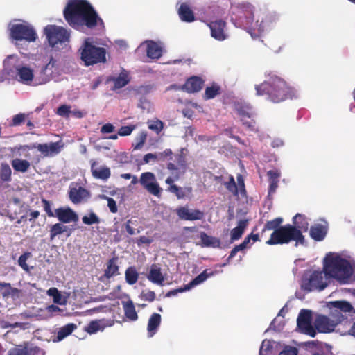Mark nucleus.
Masks as SVG:
<instances>
[{"label":"nucleus","instance_id":"obj_2","mask_svg":"<svg viewBox=\"0 0 355 355\" xmlns=\"http://www.w3.org/2000/svg\"><path fill=\"white\" fill-rule=\"evenodd\" d=\"M258 96L266 95L268 101L279 103L295 96V90L289 86L282 78L275 74L269 73L267 79L262 83L255 85Z\"/></svg>","mask_w":355,"mask_h":355},{"label":"nucleus","instance_id":"obj_51","mask_svg":"<svg viewBox=\"0 0 355 355\" xmlns=\"http://www.w3.org/2000/svg\"><path fill=\"white\" fill-rule=\"evenodd\" d=\"M141 300L152 302L155 300V293L150 290H144L139 295Z\"/></svg>","mask_w":355,"mask_h":355},{"label":"nucleus","instance_id":"obj_45","mask_svg":"<svg viewBox=\"0 0 355 355\" xmlns=\"http://www.w3.org/2000/svg\"><path fill=\"white\" fill-rule=\"evenodd\" d=\"M237 112L241 119H250L254 115L252 108L248 105L239 106L237 108Z\"/></svg>","mask_w":355,"mask_h":355},{"label":"nucleus","instance_id":"obj_9","mask_svg":"<svg viewBox=\"0 0 355 355\" xmlns=\"http://www.w3.org/2000/svg\"><path fill=\"white\" fill-rule=\"evenodd\" d=\"M139 182L150 194L157 197L161 196L162 189L157 182L154 173L151 172L142 173L140 176Z\"/></svg>","mask_w":355,"mask_h":355},{"label":"nucleus","instance_id":"obj_62","mask_svg":"<svg viewBox=\"0 0 355 355\" xmlns=\"http://www.w3.org/2000/svg\"><path fill=\"white\" fill-rule=\"evenodd\" d=\"M114 130L115 127L112 123H107L101 128V132L103 134L112 133Z\"/></svg>","mask_w":355,"mask_h":355},{"label":"nucleus","instance_id":"obj_25","mask_svg":"<svg viewBox=\"0 0 355 355\" xmlns=\"http://www.w3.org/2000/svg\"><path fill=\"white\" fill-rule=\"evenodd\" d=\"M200 238L201 240V245L202 247L220 248V246L221 242L218 238L209 236L205 232H200Z\"/></svg>","mask_w":355,"mask_h":355},{"label":"nucleus","instance_id":"obj_33","mask_svg":"<svg viewBox=\"0 0 355 355\" xmlns=\"http://www.w3.org/2000/svg\"><path fill=\"white\" fill-rule=\"evenodd\" d=\"M214 272L211 271L209 269L205 270L198 276H196L191 282H190L188 284H187V287H188V290L191 288L192 287L198 285L203 282H205L208 277L212 276L214 275Z\"/></svg>","mask_w":355,"mask_h":355},{"label":"nucleus","instance_id":"obj_43","mask_svg":"<svg viewBox=\"0 0 355 355\" xmlns=\"http://www.w3.org/2000/svg\"><path fill=\"white\" fill-rule=\"evenodd\" d=\"M283 223V218L277 217L273 220L267 221L262 230V234L266 230H273L279 229L282 227L281 225Z\"/></svg>","mask_w":355,"mask_h":355},{"label":"nucleus","instance_id":"obj_41","mask_svg":"<svg viewBox=\"0 0 355 355\" xmlns=\"http://www.w3.org/2000/svg\"><path fill=\"white\" fill-rule=\"evenodd\" d=\"M12 171L7 163H2L0 166V179L3 182H10L11 180Z\"/></svg>","mask_w":355,"mask_h":355},{"label":"nucleus","instance_id":"obj_18","mask_svg":"<svg viewBox=\"0 0 355 355\" xmlns=\"http://www.w3.org/2000/svg\"><path fill=\"white\" fill-rule=\"evenodd\" d=\"M225 25L226 23L221 19L210 22L209 27L211 30V37L217 40H224L226 38V35L224 32Z\"/></svg>","mask_w":355,"mask_h":355},{"label":"nucleus","instance_id":"obj_27","mask_svg":"<svg viewBox=\"0 0 355 355\" xmlns=\"http://www.w3.org/2000/svg\"><path fill=\"white\" fill-rule=\"evenodd\" d=\"M327 233V228L320 224L311 226L310 228L311 237L317 241H322L326 236Z\"/></svg>","mask_w":355,"mask_h":355},{"label":"nucleus","instance_id":"obj_5","mask_svg":"<svg viewBox=\"0 0 355 355\" xmlns=\"http://www.w3.org/2000/svg\"><path fill=\"white\" fill-rule=\"evenodd\" d=\"M297 236L299 234L296 232L295 229L291 227V224H287L275 230L266 243L269 245H282L293 241H295V245H297L300 244Z\"/></svg>","mask_w":355,"mask_h":355},{"label":"nucleus","instance_id":"obj_8","mask_svg":"<svg viewBox=\"0 0 355 355\" xmlns=\"http://www.w3.org/2000/svg\"><path fill=\"white\" fill-rule=\"evenodd\" d=\"M313 311L302 309L297 318V329L300 333H315L313 328Z\"/></svg>","mask_w":355,"mask_h":355},{"label":"nucleus","instance_id":"obj_59","mask_svg":"<svg viewBox=\"0 0 355 355\" xmlns=\"http://www.w3.org/2000/svg\"><path fill=\"white\" fill-rule=\"evenodd\" d=\"M77 329V325L74 323H69L60 328L58 333H72Z\"/></svg>","mask_w":355,"mask_h":355},{"label":"nucleus","instance_id":"obj_58","mask_svg":"<svg viewBox=\"0 0 355 355\" xmlns=\"http://www.w3.org/2000/svg\"><path fill=\"white\" fill-rule=\"evenodd\" d=\"M103 198L107 200L110 211L113 214L116 213L118 211V207L116 201L112 198L105 196H103Z\"/></svg>","mask_w":355,"mask_h":355},{"label":"nucleus","instance_id":"obj_47","mask_svg":"<svg viewBox=\"0 0 355 355\" xmlns=\"http://www.w3.org/2000/svg\"><path fill=\"white\" fill-rule=\"evenodd\" d=\"M82 221L85 225H91L93 224H98L100 223V218L94 212H91L88 216H84L82 218Z\"/></svg>","mask_w":355,"mask_h":355},{"label":"nucleus","instance_id":"obj_38","mask_svg":"<svg viewBox=\"0 0 355 355\" xmlns=\"http://www.w3.org/2000/svg\"><path fill=\"white\" fill-rule=\"evenodd\" d=\"M105 327V324L103 320H94L84 327V331L86 333H96L98 331H103Z\"/></svg>","mask_w":355,"mask_h":355},{"label":"nucleus","instance_id":"obj_60","mask_svg":"<svg viewBox=\"0 0 355 355\" xmlns=\"http://www.w3.org/2000/svg\"><path fill=\"white\" fill-rule=\"evenodd\" d=\"M247 247H245L244 245V244H243L242 243H240L239 245H236L233 248V249L231 250L230 253V255L227 258V260H230L231 259H232L233 257H235V255L236 254V253L239 252V251H241V250H243L246 248Z\"/></svg>","mask_w":355,"mask_h":355},{"label":"nucleus","instance_id":"obj_53","mask_svg":"<svg viewBox=\"0 0 355 355\" xmlns=\"http://www.w3.org/2000/svg\"><path fill=\"white\" fill-rule=\"evenodd\" d=\"M8 355H30L26 347L19 346L8 352Z\"/></svg>","mask_w":355,"mask_h":355},{"label":"nucleus","instance_id":"obj_26","mask_svg":"<svg viewBox=\"0 0 355 355\" xmlns=\"http://www.w3.org/2000/svg\"><path fill=\"white\" fill-rule=\"evenodd\" d=\"M248 225V220L243 219L240 220L238 222V225L233 228L230 232V237L232 241H237L240 238H241L242 235L244 233V231L247 226Z\"/></svg>","mask_w":355,"mask_h":355},{"label":"nucleus","instance_id":"obj_57","mask_svg":"<svg viewBox=\"0 0 355 355\" xmlns=\"http://www.w3.org/2000/svg\"><path fill=\"white\" fill-rule=\"evenodd\" d=\"M71 107L67 105H62L57 109L56 113L63 117H68L71 112Z\"/></svg>","mask_w":355,"mask_h":355},{"label":"nucleus","instance_id":"obj_4","mask_svg":"<svg viewBox=\"0 0 355 355\" xmlns=\"http://www.w3.org/2000/svg\"><path fill=\"white\" fill-rule=\"evenodd\" d=\"M106 50L85 41L81 48V60L85 66L94 65L106 62Z\"/></svg>","mask_w":355,"mask_h":355},{"label":"nucleus","instance_id":"obj_36","mask_svg":"<svg viewBox=\"0 0 355 355\" xmlns=\"http://www.w3.org/2000/svg\"><path fill=\"white\" fill-rule=\"evenodd\" d=\"M47 294L53 297L54 303L60 305H65L67 304V298L61 295L57 288L52 287L49 288L47 291Z\"/></svg>","mask_w":355,"mask_h":355},{"label":"nucleus","instance_id":"obj_31","mask_svg":"<svg viewBox=\"0 0 355 355\" xmlns=\"http://www.w3.org/2000/svg\"><path fill=\"white\" fill-rule=\"evenodd\" d=\"M0 288L4 289L2 293L3 297L15 298L19 297L21 293V290L12 287L10 283L0 282Z\"/></svg>","mask_w":355,"mask_h":355},{"label":"nucleus","instance_id":"obj_48","mask_svg":"<svg viewBox=\"0 0 355 355\" xmlns=\"http://www.w3.org/2000/svg\"><path fill=\"white\" fill-rule=\"evenodd\" d=\"M148 123V128L157 134H159L164 128V123L159 119L150 121Z\"/></svg>","mask_w":355,"mask_h":355},{"label":"nucleus","instance_id":"obj_32","mask_svg":"<svg viewBox=\"0 0 355 355\" xmlns=\"http://www.w3.org/2000/svg\"><path fill=\"white\" fill-rule=\"evenodd\" d=\"M214 272L211 271L209 269L205 270L198 276H196L191 282H190L188 284H187V287H188V290L191 288L192 287L198 285L203 282H205L208 277L212 276L214 275Z\"/></svg>","mask_w":355,"mask_h":355},{"label":"nucleus","instance_id":"obj_12","mask_svg":"<svg viewBox=\"0 0 355 355\" xmlns=\"http://www.w3.org/2000/svg\"><path fill=\"white\" fill-rule=\"evenodd\" d=\"M309 225L307 218L304 215L297 214L293 218V225H291V227L295 229L296 232H298L299 236L297 238L300 245H303L306 243L305 238L302 233L308 231Z\"/></svg>","mask_w":355,"mask_h":355},{"label":"nucleus","instance_id":"obj_34","mask_svg":"<svg viewBox=\"0 0 355 355\" xmlns=\"http://www.w3.org/2000/svg\"><path fill=\"white\" fill-rule=\"evenodd\" d=\"M123 306L125 312V315L130 320H136L138 318L137 313L135 310V305L132 300L123 302Z\"/></svg>","mask_w":355,"mask_h":355},{"label":"nucleus","instance_id":"obj_29","mask_svg":"<svg viewBox=\"0 0 355 355\" xmlns=\"http://www.w3.org/2000/svg\"><path fill=\"white\" fill-rule=\"evenodd\" d=\"M147 56L151 59H158L162 56V49L153 41H149L147 44Z\"/></svg>","mask_w":355,"mask_h":355},{"label":"nucleus","instance_id":"obj_28","mask_svg":"<svg viewBox=\"0 0 355 355\" xmlns=\"http://www.w3.org/2000/svg\"><path fill=\"white\" fill-rule=\"evenodd\" d=\"M118 257H114L107 263V268L105 270L104 275L107 278H110L119 275V266L117 265Z\"/></svg>","mask_w":355,"mask_h":355},{"label":"nucleus","instance_id":"obj_7","mask_svg":"<svg viewBox=\"0 0 355 355\" xmlns=\"http://www.w3.org/2000/svg\"><path fill=\"white\" fill-rule=\"evenodd\" d=\"M10 36L16 41L24 40L27 42H33L37 38V35L32 26L22 24H14L11 27Z\"/></svg>","mask_w":355,"mask_h":355},{"label":"nucleus","instance_id":"obj_24","mask_svg":"<svg viewBox=\"0 0 355 355\" xmlns=\"http://www.w3.org/2000/svg\"><path fill=\"white\" fill-rule=\"evenodd\" d=\"M108 80L112 81L114 83V87L112 89L116 90L121 89L128 85L130 82V78L128 77V72L125 70H123L119 76L110 77L109 78Z\"/></svg>","mask_w":355,"mask_h":355},{"label":"nucleus","instance_id":"obj_54","mask_svg":"<svg viewBox=\"0 0 355 355\" xmlns=\"http://www.w3.org/2000/svg\"><path fill=\"white\" fill-rule=\"evenodd\" d=\"M135 128L136 126L135 125L121 126L118 131V135L122 137L128 136L131 135Z\"/></svg>","mask_w":355,"mask_h":355},{"label":"nucleus","instance_id":"obj_37","mask_svg":"<svg viewBox=\"0 0 355 355\" xmlns=\"http://www.w3.org/2000/svg\"><path fill=\"white\" fill-rule=\"evenodd\" d=\"M125 278L130 285H133L138 281L139 273L135 266H130L125 270Z\"/></svg>","mask_w":355,"mask_h":355},{"label":"nucleus","instance_id":"obj_44","mask_svg":"<svg viewBox=\"0 0 355 355\" xmlns=\"http://www.w3.org/2000/svg\"><path fill=\"white\" fill-rule=\"evenodd\" d=\"M252 17H247L245 24L246 25H249L252 31H257L258 34H261L264 31L263 21H261L260 23H259V21H257L254 26L252 25Z\"/></svg>","mask_w":355,"mask_h":355},{"label":"nucleus","instance_id":"obj_55","mask_svg":"<svg viewBox=\"0 0 355 355\" xmlns=\"http://www.w3.org/2000/svg\"><path fill=\"white\" fill-rule=\"evenodd\" d=\"M243 125L250 131H256V122L255 121L250 119H241Z\"/></svg>","mask_w":355,"mask_h":355},{"label":"nucleus","instance_id":"obj_21","mask_svg":"<svg viewBox=\"0 0 355 355\" xmlns=\"http://www.w3.org/2000/svg\"><path fill=\"white\" fill-rule=\"evenodd\" d=\"M148 279L153 284L159 286H164V277L161 272L160 268L153 264L147 275Z\"/></svg>","mask_w":355,"mask_h":355},{"label":"nucleus","instance_id":"obj_15","mask_svg":"<svg viewBox=\"0 0 355 355\" xmlns=\"http://www.w3.org/2000/svg\"><path fill=\"white\" fill-rule=\"evenodd\" d=\"M63 146L62 141H58L50 144H40L37 146H33V148H37L44 157H49L58 154Z\"/></svg>","mask_w":355,"mask_h":355},{"label":"nucleus","instance_id":"obj_16","mask_svg":"<svg viewBox=\"0 0 355 355\" xmlns=\"http://www.w3.org/2000/svg\"><path fill=\"white\" fill-rule=\"evenodd\" d=\"M55 215L62 223H76L78 220L77 214L70 207L58 208L55 209Z\"/></svg>","mask_w":355,"mask_h":355},{"label":"nucleus","instance_id":"obj_46","mask_svg":"<svg viewBox=\"0 0 355 355\" xmlns=\"http://www.w3.org/2000/svg\"><path fill=\"white\" fill-rule=\"evenodd\" d=\"M220 87L216 85H213L211 87H207L205 92V99L214 98L216 95L220 93Z\"/></svg>","mask_w":355,"mask_h":355},{"label":"nucleus","instance_id":"obj_1","mask_svg":"<svg viewBox=\"0 0 355 355\" xmlns=\"http://www.w3.org/2000/svg\"><path fill=\"white\" fill-rule=\"evenodd\" d=\"M65 20L72 28L80 30L84 26L94 29L104 28V22L93 6L86 0H71L63 11Z\"/></svg>","mask_w":355,"mask_h":355},{"label":"nucleus","instance_id":"obj_64","mask_svg":"<svg viewBox=\"0 0 355 355\" xmlns=\"http://www.w3.org/2000/svg\"><path fill=\"white\" fill-rule=\"evenodd\" d=\"M279 355H297V349L295 347H290L284 349Z\"/></svg>","mask_w":355,"mask_h":355},{"label":"nucleus","instance_id":"obj_39","mask_svg":"<svg viewBox=\"0 0 355 355\" xmlns=\"http://www.w3.org/2000/svg\"><path fill=\"white\" fill-rule=\"evenodd\" d=\"M174 157H175V162H176L177 164H175L173 162H169L167 164V168L169 171H177V170L180 169V167H183L185 165L184 157L182 154L175 155Z\"/></svg>","mask_w":355,"mask_h":355},{"label":"nucleus","instance_id":"obj_22","mask_svg":"<svg viewBox=\"0 0 355 355\" xmlns=\"http://www.w3.org/2000/svg\"><path fill=\"white\" fill-rule=\"evenodd\" d=\"M73 228H69L67 226L63 225L62 223H55L51 225V227H50V240L53 241L55 238V236L65 232L67 233V236H70L73 232Z\"/></svg>","mask_w":355,"mask_h":355},{"label":"nucleus","instance_id":"obj_42","mask_svg":"<svg viewBox=\"0 0 355 355\" xmlns=\"http://www.w3.org/2000/svg\"><path fill=\"white\" fill-rule=\"evenodd\" d=\"M331 304L334 308L338 309L344 313H350L354 310L352 304L346 301H334Z\"/></svg>","mask_w":355,"mask_h":355},{"label":"nucleus","instance_id":"obj_6","mask_svg":"<svg viewBox=\"0 0 355 355\" xmlns=\"http://www.w3.org/2000/svg\"><path fill=\"white\" fill-rule=\"evenodd\" d=\"M44 33L51 47L68 42L70 37V33L64 28L55 25L46 26L44 28Z\"/></svg>","mask_w":355,"mask_h":355},{"label":"nucleus","instance_id":"obj_35","mask_svg":"<svg viewBox=\"0 0 355 355\" xmlns=\"http://www.w3.org/2000/svg\"><path fill=\"white\" fill-rule=\"evenodd\" d=\"M11 165L15 171L21 173L26 172L31 166V164L28 161L18 158L12 159Z\"/></svg>","mask_w":355,"mask_h":355},{"label":"nucleus","instance_id":"obj_19","mask_svg":"<svg viewBox=\"0 0 355 355\" xmlns=\"http://www.w3.org/2000/svg\"><path fill=\"white\" fill-rule=\"evenodd\" d=\"M18 80L24 84L29 85L34 78L33 70L26 66H19L16 68Z\"/></svg>","mask_w":355,"mask_h":355},{"label":"nucleus","instance_id":"obj_49","mask_svg":"<svg viewBox=\"0 0 355 355\" xmlns=\"http://www.w3.org/2000/svg\"><path fill=\"white\" fill-rule=\"evenodd\" d=\"M225 188L234 195L238 194V187L234 178L232 175L229 176V181L224 183Z\"/></svg>","mask_w":355,"mask_h":355},{"label":"nucleus","instance_id":"obj_11","mask_svg":"<svg viewBox=\"0 0 355 355\" xmlns=\"http://www.w3.org/2000/svg\"><path fill=\"white\" fill-rule=\"evenodd\" d=\"M336 325L337 323L327 315L316 314L314 317L313 328L316 333H331Z\"/></svg>","mask_w":355,"mask_h":355},{"label":"nucleus","instance_id":"obj_50","mask_svg":"<svg viewBox=\"0 0 355 355\" xmlns=\"http://www.w3.org/2000/svg\"><path fill=\"white\" fill-rule=\"evenodd\" d=\"M31 253L29 252H24L21 254L18 259V264L26 272H29L30 268L26 263L27 259L31 257Z\"/></svg>","mask_w":355,"mask_h":355},{"label":"nucleus","instance_id":"obj_23","mask_svg":"<svg viewBox=\"0 0 355 355\" xmlns=\"http://www.w3.org/2000/svg\"><path fill=\"white\" fill-rule=\"evenodd\" d=\"M178 12L182 21L190 23L195 20L193 12L186 3H181Z\"/></svg>","mask_w":355,"mask_h":355},{"label":"nucleus","instance_id":"obj_10","mask_svg":"<svg viewBox=\"0 0 355 355\" xmlns=\"http://www.w3.org/2000/svg\"><path fill=\"white\" fill-rule=\"evenodd\" d=\"M327 286L323 279V274L320 271H313L310 277L303 282L302 288L308 292L318 290L322 291Z\"/></svg>","mask_w":355,"mask_h":355},{"label":"nucleus","instance_id":"obj_14","mask_svg":"<svg viewBox=\"0 0 355 355\" xmlns=\"http://www.w3.org/2000/svg\"><path fill=\"white\" fill-rule=\"evenodd\" d=\"M175 212L180 219L184 220H201L204 217V213L199 209H189L187 207H179Z\"/></svg>","mask_w":355,"mask_h":355},{"label":"nucleus","instance_id":"obj_17","mask_svg":"<svg viewBox=\"0 0 355 355\" xmlns=\"http://www.w3.org/2000/svg\"><path fill=\"white\" fill-rule=\"evenodd\" d=\"M91 173L92 176L98 180H107L111 175L110 168L105 165H99L96 161L91 160Z\"/></svg>","mask_w":355,"mask_h":355},{"label":"nucleus","instance_id":"obj_63","mask_svg":"<svg viewBox=\"0 0 355 355\" xmlns=\"http://www.w3.org/2000/svg\"><path fill=\"white\" fill-rule=\"evenodd\" d=\"M188 290V287L185 285L184 287L178 289H173L169 291L165 295L166 297H170L171 296L176 295L179 293H182Z\"/></svg>","mask_w":355,"mask_h":355},{"label":"nucleus","instance_id":"obj_52","mask_svg":"<svg viewBox=\"0 0 355 355\" xmlns=\"http://www.w3.org/2000/svg\"><path fill=\"white\" fill-rule=\"evenodd\" d=\"M277 320L274 319L270 327L265 331L264 333H268L270 331H273L275 333H280L284 327V324L283 322H279L277 325H276Z\"/></svg>","mask_w":355,"mask_h":355},{"label":"nucleus","instance_id":"obj_13","mask_svg":"<svg viewBox=\"0 0 355 355\" xmlns=\"http://www.w3.org/2000/svg\"><path fill=\"white\" fill-rule=\"evenodd\" d=\"M69 198L73 204H79L90 198V192L78 184L71 183L69 186Z\"/></svg>","mask_w":355,"mask_h":355},{"label":"nucleus","instance_id":"obj_30","mask_svg":"<svg viewBox=\"0 0 355 355\" xmlns=\"http://www.w3.org/2000/svg\"><path fill=\"white\" fill-rule=\"evenodd\" d=\"M169 192L174 193L178 199L184 198L187 195L192 193V187H180L177 185H171L167 189Z\"/></svg>","mask_w":355,"mask_h":355},{"label":"nucleus","instance_id":"obj_3","mask_svg":"<svg viewBox=\"0 0 355 355\" xmlns=\"http://www.w3.org/2000/svg\"><path fill=\"white\" fill-rule=\"evenodd\" d=\"M324 272L326 275L345 283L352 275L349 262L339 255L327 254L324 259Z\"/></svg>","mask_w":355,"mask_h":355},{"label":"nucleus","instance_id":"obj_20","mask_svg":"<svg viewBox=\"0 0 355 355\" xmlns=\"http://www.w3.org/2000/svg\"><path fill=\"white\" fill-rule=\"evenodd\" d=\"M203 80L198 76H192L188 78L183 87L189 93L198 92L202 88Z\"/></svg>","mask_w":355,"mask_h":355},{"label":"nucleus","instance_id":"obj_61","mask_svg":"<svg viewBox=\"0 0 355 355\" xmlns=\"http://www.w3.org/2000/svg\"><path fill=\"white\" fill-rule=\"evenodd\" d=\"M25 120L24 114H18L13 116L12 123L13 125H19Z\"/></svg>","mask_w":355,"mask_h":355},{"label":"nucleus","instance_id":"obj_40","mask_svg":"<svg viewBox=\"0 0 355 355\" xmlns=\"http://www.w3.org/2000/svg\"><path fill=\"white\" fill-rule=\"evenodd\" d=\"M161 322V315L159 313H153L150 317L148 323V331L151 332L156 331Z\"/></svg>","mask_w":355,"mask_h":355},{"label":"nucleus","instance_id":"obj_56","mask_svg":"<svg viewBox=\"0 0 355 355\" xmlns=\"http://www.w3.org/2000/svg\"><path fill=\"white\" fill-rule=\"evenodd\" d=\"M42 202L43 204L44 209L49 217H55V211L53 212L51 209L52 203L46 199L42 198Z\"/></svg>","mask_w":355,"mask_h":355}]
</instances>
